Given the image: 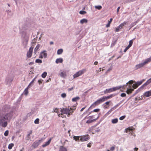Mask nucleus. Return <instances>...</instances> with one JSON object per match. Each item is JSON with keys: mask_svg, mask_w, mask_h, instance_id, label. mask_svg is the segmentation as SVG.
<instances>
[{"mask_svg": "<svg viewBox=\"0 0 151 151\" xmlns=\"http://www.w3.org/2000/svg\"><path fill=\"white\" fill-rule=\"evenodd\" d=\"M4 114L0 116V125L5 127L7 125V121H9L13 115L12 109L9 105H5L2 109Z\"/></svg>", "mask_w": 151, "mask_h": 151, "instance_id": "nucleus-1", "label": "nucleus"}, {"mask_svg": "<svg viewBox=\"0 0 151 151\" xmlns=\"http://www.w3.org/2000/svg\"><path fill=\"white\" fill-rule=\"evenodd\" d=\"M14 78V76L13 73H9L5 79V82L6 85L10 86Z\"/></svg>", "mask_w": 151, "mask_h": 151, "instance_id": "nucleus-2", "label": "nucleus"}, {"mask_svg": "<svg viewBox=\"0 0 151 151\" xmlns=\"http://www.w3.org/2000/svg\"><path fill=\"white\" fill-rule=\"evenodd\" d=\"M151 62V56L149 58H147L142 63H139L135 66V69H138L140 68L143 67L145 65Z\"/></svg>", "mask_w": 151, "mask_h": 151, "instance_id": "nucleus-3", "label": "nucleus"}, {"mask_svg": "<svg viewBox=\"0 0 151 151\" xmlns=\"http://www.w3.org/2000/svg\"><path fill=\"white\" fill-rule=\"evenodd\" d=\"M60 111L63 113L67 115L68 117H69L71 115H72L73 111H70L69 108H60Z\"/></svg>", "mask_w": 151, "mask_h": 151, "instance_id": "nucleus-4", "label": "nucleus"}, {"mask_svg": "<svg viewBox=\"0 0 151 151\" xmlns=\"http://www.w3.org/2000/svg\"><path fill=\"white\" fill-rule=\"evenodd\" d=\"M86 71V69H83L82 70H79L73 75L74 78H75L80 76Z\"/></svg>", "mask_w": 151, "mask_h": 151, "instance_id": "nucleus-5", "label": "nucleus"}, {"mask_svg": "<svg viewBox=\"0 0 151 151\" xmlns=\"http://www.w3.org/2000/svg\"><path fill=\"white\" fill-rule=\"evenodd\" d=\"M103 102L102 98H101L98 100L97 101L95 102L91 105V106L94 107L96 106L99 104L100 103Z\"/></svg>", "mask_w": 151, "mask_h": 151, "instance_id": "nucleus-6", "label": "nucleus"}, {"mask_svg": "<svg viewBox=\"0 0 151 151\" xmlns=\"http://www.w3.org/2000/svg\"><path fill=\"white\" fill-rule=\"evenodd\" d=\"M33 47H30L27 54V57L28 58H30L32 54Z\"/></svg>", "mask_w": 151, "mask_h": 151, "instance_id": "nucleus-7", "label": "nucleus"}, {"mask_svg": "<svg viewBox=\"0 0 151 151\" xmlns=\"http://www.w3.org/2000/svg\"><path fill=\"white\" fill-rule=\"evenodd\" d=\"M41 140H36L33 142L32 145V147L34 148H35L38 147L41 142Z\"/></svg>", "mask_w": 151, "mask_h": 151, "instance_id": "nucleus-8", "label": "nucleus"}, {"mask_svg": "<svg viewBox=\"0 0 151 151\" xmlns=\"http://www.w3.org/2000/svg\"><path fill=\"white\" fill-rule=\"evenodd\" d=\"M89 139L88 134L86 135H84L81 136L80 140L81 141H85L88 140Z\"/></svg>", "mask_w": 151, "mask_h": 151, "instance_id": "nucleus-9", "label": "nucleus"}, {"mask_svg": "<svg viewBox=\"0 0 151 151\" xmlns=\"http://www.w3.org/2000/svg\"><path fill=\"white\" fill-rule=\"evenodd\" d=\"M46 52L45 50H44L43 51L41 52L40 54L39 58H46L47 54V53H45Z\"/></svg>", "mask_w": 151, "mask_h": 151, "instance_id": "nucleus-10", "label": "nucleus"}, {"mask_svg": "<svg viewBox=\"0 0 151 151\" xmlns=\"http://www.w3.org/2000/svg\"><path fill=\"white\" fill-rule=\"evenodd\" d=\"M126 87V85H123V86H119L114 87L111 88L112 91V92L115 91L122 88L123 89H124Z\"/></svg>", "mask_w": 151, "mask_h": 151, "instance_id": "nucleus-11", "label": "nucleus"}, {"mask_svg": "<svg viewBox=\"0 0 151 151\" xmlns=\"http://www.w3.org/2000/svg\"><path fill=\"white\" fill-rule=\"evenodd\" d=\"M151 83V78L148 79L144 84L140 87L141 88H143L144 87L146 86L149 83Z\"/></svg>", "mask_w": 151, "mask_h": 151, "instance_id": "nucleus-12", "label": "nucleus"}, {"mask_svg": "<svg viewBox=\"0 0 151 151\" xmlns=\"http://www.w3.org/2000/svg\"><path fill=\"white\" fill-rule=\"evenodd\" d=\"M143 96L146 97H149L151 96V92H150V91H146L144 93Z\"/></svg>", "mask_w": 151, "mask_h": 151, "instance_id": "nucleus-13", "label": "nucleus"}, {"mask_svg": "<svg viewBox=\"0 0 151 151\" xmlns=\"http://www.w3.org/2000/svg\"><path fill=\"white\" fill-rule=\"evenodd\" d=\"M52 138H50L47 142H46L42 146L43 147H45L48 145L50 143Z\"/></svg>", "mask_w": 151, "mask_h": 151, "instance_id": "nucleus-14", "label": "nucleus"}, {"mask_svg": "<svg viewBox=\"0 0 151 151\" xmlns=\"http://www.w3.org/2000/svg\"><path fill=\"white\" fill-rule=\"evenodd\" d=\"M130 86H129V87L127 88V90L126 91V92L127 94H130L134 91V89L132 88L129 89V87H130Z\"/></svg>", "mask_w": 151, "mask_h": 151, "instance_id": "nucleus-15", "label": "nucleus"}, {"mask_svg": "<svg viewBox=\"0 0 151 151\" xmlns=\"http://www.w3.org/2000/svg\"><path fill=\"white\" fill-rule=\"evenodd\" d=\"M40 47V44H38L35 48L34 49V53L35 54H36V52L39 50V48Z\"/></svg>", "mask_w": 151, "mask_h": 151, "instance_id": "nucleus-16", "label": "nucleus"}, {"mask_svg": "<svg viewBox=\"0 0 151 151\" xmlns=\"http://www.w3.org/2000/svg\"><path fill=\"white\" fill-rule=\"evenodd\" d=\"M59 75L61 77L63 78H65L66 76V72H61Z\"/></svg>", "mask_w": 151, "mask_h": 151, "instance_id": "nucleus-17", "label": "nucleus"}, {"mask_svg": "<svg viewBox=\"0 0 151 151\" xmlns=\"http://www.w3.org/2000/svg\"><path fill=\"white\" fill-rule=\"evenodd\" d=\"M59 151H67V148L63 146H60V147Z\"/></svg>", "mask_w": 151, "mask_h": 151, "instance_id": "nucleus-18", "label": "nucleus"}, {"mask_svg": "<svg viewBox=\"0 0 151 151\" xmlns=\"http://www.w3.org/2000/svg\"><path fill=\"white\" fill-rule=\"evenodd\" d=\"M88 21L86 19H81L80 21V23L81 24H83L84 23H87Z\"/></svg>", "mask_w": 151, "mask_h": 151, "instance_id": "nucleus-19", "label": "nucleus"}, {"mask_svg": "<svg viewBox=\"0 0 151 151\" xmlns=\"http://www.w3.org/2000/svg\"><path fill=\"white\" fill-rule=\"evenodd\" d=\"M139 22L138 20H137L136 22H135L133 23H132L130 25V29L131 28H132L135 25Z\"/></svg>", "mask_w": 151, "mask_h": 151, "instance_id": "nucleus-20", "label": "nucleus"}, {"mask_svg": "<svg viewBox=\"0 0 151 151\" xmlns=\"http://www.w3.org/2000/svg\"><path fill=\"white\" fill-rule=\"evenodd\" d=\"M63 61V59L61 58H59L57 59L56 61L55 62L56 63H62Z\"/></svg>", "mask_w": 151, "mask_h": 151, "instance_id": "nucleus-21", "label": "nucleus"}, {"mask_svg": "<svg viewBox=\"0 0 151 151\" xmlns=\"http://www.w3.org/2000/svg\"><path fill=\"white\" fill-rule=\"evenodd\" d=\"M29 88H30V87L27 86L24 90V93L25 95H27L28 93V90Z\"/></svg>", "mask_w": 151, "mask_h": 151, "instance_id": "nucleus-22", "label": "nucleus"}, {"mask_svg": "<svg viewBox=\"0 0 151 151\" xmlns=\"http://www.w3.org/2000/svg\"><path fill=\"white\" fill-rule=\"evenodd\" d=\"M111 92H112V89L111 88H110L109 89H106L105 91H104V93H106Z\"/></svg>", "mask_w": 151, "mask_h": 151, "instance_id": "nucleus-23", "label": "nucleus"}, {"mask_svg": "<svg viewBox=\"0 0 151 151\" xmlns=\"http://www.w3.org/2000/svg\"><path fill=\"white\" fill-rule=\"evenodd\" d=\"M118 119L117 118L113 119L111 120V122L112 124H116L117 123Z\"/></svg>", "mask_w": 151, "mask_h": 151, "instance_id": "nucleus-24", "label": "nucleus"}, {"mask_svg": "<svg viewBox=\"0 0 151 151\" xmlns=\"http://www.w3.org/2000/svg\"><path fill=\"white\" fill-rule=\"evenodd\" d=\"M37 78V77H35L33 80H32L31 82L29 83V85H28V87H30L32 86V84L33 83V82H34V81H35V79Z\"/></svg>", "mask_w": 151, "mask_h": 151, "instance_id": "nucleus-25", "label": "nucleus"}, {"mask_svg": "<svg viewBox=\"0 0 151 151\" xmlns=\"http://www.w3.org/2000/svg\"><path fill=\"white\" fill-rule=\"evenodd\" d=\"M63 50L62 49H58L57 52V53L58 55H60L63 52Z\"/></svg>", "mask_w": 151, "mask_h": 151, "instance_id": "nucleus-26", "label": "nucleus"}, {"mask_svg": "<svg viewBox=\"0 0 151 151\" xmlns=\"http://www.w3.org/2000/svg\"><path fill=\"white\" fill-rule=\"evenodd\" d=\"M113 19L112 18H111L110 19V20L109 21L108 23L106 25V27H110V24L111 22H112V21Z\"/></svg>", "mask_w": 151, "mask_h": 151, "instance_id": "nucleus-27", "label": "nucleus"}, {"mask_svg": "<svg viewBox=\"0 0 151 151\" xmlns=\"http://www.w3.org/2000/svg\"><path fill=\"white\" fill-rule=\"evenodd\" d=\"M80 99L79 97L77 96L76 97L72 99V101H73L75 102L77 100H79Z\"/></svg>", "mask_w": 151, "mask_h": 151, "instance_id": "nucleus-28", "label": "nucleus"}, {"mask_svg": "<svg viewBox=\"0 0 151 151\" xmlns=\"http://www.w3.org/2000/svg\"><path fill=\"white\" fill-rule=\"evenodd\" d=\"M127 24V22H124L123 23H121L119 26L121 27V28H122V27L124 26L125 25H126Z\"/></svg>", "mask_w": 151, "mask_h": 151, "instance_id": "nucleus-29", "label": "nucleus"}, {"mask_svg": "<svg viewBox=\"0 0 151 151\" xmlns=\"http://www.w3.org/2000/svg\"><path fill=\"white\" fill-rule=\"evenodd\" d=\"M47 75V73L46 72H44L42 75V77L43 78H45L46 76Z\"/></svg>", "mask_w": 151, "mask_h": 151, "instance_id": "nucleus-30", "label": "nucleus"}, {"mask_svg": "<svg viewBox=\"0 0 151 151\" xmlns=\"http://www.w3.org/2000/svg\"><path fill=\"white\" fill-rule=\"evenodd\" d=\"M121 29V27H120L119 26L115 28V32H118L119 31V29Z\"/></svg>", "mask_w": 151, "mask_h": 151, "instance_id": "nucleus-31", "label": "nucleus"}, {"mask_svg": "<svg viewBox=\"0 0 151 151\" xmlns=\"http://www.w3.org/2000/svg\"><path fill=\"white\" fill-rule=\"evenodd\" d=\"M35 62L36 63H42V61L41 60L37 59L36 60Z\"/></svg>", "mask_w": 151, "mask_h": 151, "instance_id": "nucleus-32", "label": "nucleus"}, {"mask_svg": "<svg viewBox=\"0 0 151 151\" xmlns=\"http://www.w3.org/2000/svg\"><path fill=\"white\" fill-rule=\"evenodd\" d=\"M14 145L13 143H11L9 144L8 146V148L9 149H11L12 147L14 146Z\"/></svg>", "mask_w": 151, "mask_h": 151, "instance_id": "nucleus-33", "label": "nucleus"}, {"mask_svg": "<svg viewBox=\"0 0 151 151\" xmlns=\"http://www.w3.org/2000/svg\"><path fill=\"white\" fill-rule=\"evenodd\" d=\"M95 8L96 9L100 10L102 8V6L100 5L95 6Z\"/></svg>", "mask_w": 151, "mask_h": 151, "instance_id": "nucleus-34", "label": "nucleus"}, {"mask_svg": "<svg viewBox=\"0 0 151 151\" xmlns=\"http://www.w3.org/2000/svg\"><path fill=\"white\" fill-rule=\"evenodd\" d=\"M96 120V119H93L92 120H88L86 121V123H88V124L90 123H91L93 122V121H95Z\"/></svg>", "mask_w": 151, "mask_h": 151, "instance_id": "nucleus-35", "label": "nucleus"}, {"mask_svg": "<svg viewBox=\"0 0 151 151\" xmlns=\"http://www.w3.org/2000/svg\"><path fill=\"white\" fill-rule=\"evenodd\" d=\"M73 138L76 141H78L79 140V136H74L73 137Z\"/></svg>", "mask_w": 151, "mask_h": 151, "instance_id": "nucleus-36", "label": "nucleus"}, {"mask_svg": "<svg viewBox=\"0 0 151 151\" xmlns=\"http://www.w3.org/2000/svg\"><path fill=\"white\" fill-rule=\"evenodd\" d=\"M6 12H7V14H8L10 15H12V14L11 12V10L9 9L8 10H7Z\"/></svg>", "mask_w": 151, "mask_h": 151, "instance_id": "nucleus-37", "label": "nucleus"}, {"mask_svg": "<svg viewBox=\"0 0 151 151\" xmlns=\"http://www.w3.org/2000/svg\"><path fill=\"white\" fill-rule=\"evenodd\" d=\"M100 109H94L93 111H91V112H98L100 111Z\"/></svg>", "mask_w": 151, "mask_h": 151, "instance_id": "nucleus-38", "label": "nucleus"}, {"mask_svg": "<svg viewBox=\"0 0 151 151\" xmlns=\"http://www.w3.org/2000/svg\"><path fill=\"white\" fill-rule=\"evenodd\" d=\"M86 13V12L84 11H80L79 13L81 14H85Z\"/></svg>", "mask_w": 151, "mask_h": 151, "instance_id": "nucleus-39", "label": "nucleus"}, {"mask_svg": "<svg viewBox=\"0 0 151 151\" xmlns=\"http://www.w3.org/2000/svg\"><path fill=\"white\" fill-rule=\"evenodd\" d=\"M39 120L38 118H37L35 120L34 122L35 124H38L39 123Z\"/></svg>", "mask_w": 151, "mask_h": 151, "instance_id": "nucleus-40", "label": "nucleus"}, {"mask_svg": "<svg viewBox=\"0 0 151 151\" xmlns=\"http://www.w3.org/2000/svg\"><path fill=\"white\" fill-rule=\"evenodd\" d=\"M138 86L137 85V83H134V84H133V85H132L133 88H134V89H135V88H137L138 87Z\"/></svg>", "mask_w": 151, "mask_h": 151, "instance_id": "nucleus-41", "label": "nucleus"}, {"mask_svg": "<svg viewBox=\"0 0 151 151\" xmlns=\"http://www.w3.org/2000/svg\"><path fill=\"white\" fill-rule=\"evenodd\" d=\"M132 43H133V41L132 40H130L129 41V45H128V46L130 47L132 45Z\"/></svg>", "mask_w": 151, "mask_h": 151, "instance_id": "nucleus-42", "label": "nucleus"}, {"mask_svg": "<svg viewBox=\"0 0 151 151\" xmlns=\"http://www.w3.org/2000/svg\"><path fill=\"white\" fill-rule=\"evenodd\" d=\"M134 82L132 80H130L128 82H127L126 83V84L125 85H126V86H127V85H128V83H129L131 85L132 83H133Z\"/></svg>", "mask_w": 151, "mask_h": 151, "instance_id": "nucleus-43", "label": "nucleus"}, {"mask_svg": "<svg viewBox=\"0 0 151 151\" xmlns=\"http://www.w3.org/2000/svg\"><path fill=\"white\" fill-rule=\"evenodd\" d=\"M101 98L103 100V102L104 101L107 100L108 99V98H107V97L106 96H104Z\"/></svg>", "mask_w": 151, "mask_h": 151, "instance_id": "nucleus-44", "label": "nucleus"}, {"mask_svg": "<svg viewBox=\"0 0 151 151\" xmlns=\"http://www.w3.org/2000/svg\"><path fill=\"white\" fill-rule=\"evenodd\" d=\"M9 131L8 130H6L4 133V135L5 136H7L9 134Z\"/></svg>", "mask_w": 151, "mask_h": 151, "instance_id": "nucleus-45", "label": "nucleus"}, {"mask_svg": "<svg viewBox=\"0 0 151 151\" xmlns=\"http://www.w3.org/2000/svg\"><path fill=\"white\" fill-rule=\"evenodd\" d=\"M115 145L113 146L112 147H111L110 148V151H113V150H115Z\"/></svg>", "mask_w": 151, "mask_h": 151, "instance_id": "nucleus-46", "label": "nucleus"}, {"mask_svg": "<svg viewBox=\"0 0 151 151\" xmlns=\"http://www.w3.org/2000/svg\"><path fill=\"white\" fill-rule=\"evenodd\" d=\"M28 42V39L27 38H26L25 39L24 41V43L26 45H27V44Z\"/></svg>", "mask_w": 151, "mask_h": 151, "instance_id": "nucleus-47", "label": "nucleus"}, {"mask_svg": "<svg viewBox=\"0 0 151 151\" xmlns=\"http://www.w3.org/2000/svg\"><path fill=\"white\" fill-rule=\"evenodd\" d=\"M125 117H126L125 116V115L122 116L119 118V119L120 120H123L125 118Z\"/></svg>", "mask_w": 151, "mask_h": 151, "instance_id": "nucleus-48", "label": "nucleus"}, {"mask_svg": "<svg viewBox=\"0 0 151 151\" xmlns=\"http://www.w3.org/2000/svg\"><path fill=\"white\" fill-rule=\"evenodd\" d=\"M58 109H59L57 108H54L53 110L52 111V112H57L58 111Z\"/></svg>", "mask_w": 151, "mask_h": 151, "instance_id": "nucleus-49", "label": "nucleus"}, {"mask_svg": "<svg viewBox=\"0 0 151 151\" xmlns=\"http://www.w3.org/2000/svg\"><path fill=\"white\" fill-rule=\"evenodd\" d=\"M66 94L65 93H63L61 95V97L63 98H65L66 96Z\"/></svg>", "mask_w": 151, "mask_h": 151, "instance_id": "nucleus-50", "label": "nucleus"}, {"mask_svg": "<svg viewBox=\"0 0 151 151\" xmlns=\"http://www.w3.org/2000/svg\"><path fill=\"white\" fill-rule=\"evenodd\" d=\"M142 83V81H138L137 83L138 85V86L141 85Z\"/></svg>", "mask_w": 151, "mask_h": 151, "instance_id": "nucleus-51", "label": "nucleus"}, {"mask_svg": "<svg viewBox=\"0 0 151 151\" xmlns=\"http://www.w3.org/2000/svg\"><path fill=\"white\" fill-rule=\"evenodd\" d=\"M92 144V142H89V143L87 145V146L88 147H90L91 146V145Z\"/></svg>", "mask_w": 151, "mask_h": 151, "instance_id": "nucleus-52", "label": "nucleus"}, {"mask_svg": "<svg viewBox=\"0 0 151 151\" xmlns=\"http://www.w3.org/2000/svg\"><path fill=\"white\" fill-rule=\"evenodd\" d=\"M126 94L124 93H122L121 94V96L122 97H125L126 96Z\"/></svg>", "mask_w": 151, "mask_h": 151, "instance_id": "nucleus-53", "label": "nucleus"}, {"mask_svg": "<svg viewBox=\"0 0 151 151\" xmlns=\"http://www.w3.org/2000/svg\"><path fill=\"white\" fill-rule=\"evenodd\" d=\"M130 47H129L128 46H127L124 49V52H126V51H127V50L129 49V48Z\"/></svg>", "mask_w": 151, "mask_h": 151, "instance_id": "nucleus-54", "label": "nucleus"}, {"mask_svg": "<svg viewBox=\"0 0 151 151\" xmlns=\"http://www.w3.org/2000/svg\"><path fill=\"white\" fill-rule=\"evenodd\" d=\"M141 99V98L139 97H137L135 98V101H136V100H139Z\"/></svg>", "mask_w": 151, "mask_h": 151, "instance_id": "nucleus-55", "label": "nucleus"}, {"mask_svg": "<svg viewBox=\"0 0 151 151\" xmlns=\"http://www.w3.org/2000/svg\"><path fill=\"white\" fill-rule=\"evenodd\" d=\"M76 109V107L75 106H74L73 107H70V110H75Z\"/></svg>", "mask_w": 151, "mask_h": 151, "instance_id": "nucleus-56", "label": "nucleus"}, {"mask_svg": "<svg viewBox=\"0 0 151 151\" xmlns=\"http://www.w3.org/2000/svg\"><path fill=\"white\" fill-rule=\"evenodd\" d=\"M116 109V107L114 106L110 109V111H112Z\"/></svg>", "mask_w": 151, "mask_h": 151, "instance_id": "nucleus-57", "label": "nucleus"}, {"mask_svg": "<svg viewBox=\"0 0 151 151\" xmlns=\"http://www.w3.org/2000/svg\"><path fill=\"white\" fill-rule=\"evenodd\" d=\"M100 131V129L99 128H97L95 130V132H99Z\"/></svg>", "mask_w": 151, "mask_h": 151, "instance_id": "nucleus-58", "label": "nucleus"}, {"mask_svg": "<svg viewBox=\"0 0 151 151\" xmlns=\"http://www.w3.org/2000/svg\"><path fill=\"white\" fill-rule=\"evenodd\" d=\"M116 42V41L113 42H112V43L111 45V46H114L115 45Z\"/></svg>", "mask_w": 151, "mask_h": 151, "instance_id": "nucleus-59", "label": "nucleus"}, {"mask_svg": "<svg viewBox=\"0 0 151 151\" xmlns=\"http://www.w3.org/2000/svg\"><path fill=\"white\" fill-rule=\"evenodd\" d=\"M32 130H31L30 131V132L29 133L27 134V137H28L29 136H30V135L32 134Z\"/></svg>", "mask_w": 151, "mask_h": 151, "instance_id": "nucleus-60", "label": "nucleus"}, {"mask_svg": "<svg viewBox=\"0 0 151 151\" xmlns=\"http://www.w3.org/2000/svg\"><path fill=\"white\" fill-rule=\"evenodd\" d=\"M34 64V63L33 62H31L29 63V65H32Z\"/></svg>", "mask_w": 151, "mask_h": 151, "instance_id": "nucleus-61", "label": "nucleus"}, {"mask_svg": "<svg viewBox=\"0 0 151 151\" xmlns=\"http://www.w3.org/2000/svg\"><path fill=\"white\" fill-rule=\"evenodd\" d=\"M38 82L39 83V84H40L42 83V80H41V79L39 80L38 81Z\"/></svg>", "mask_w": 151, "mask_h": 151, "instance_id": "nucleus-62", "label": "nucleus"}, {"mask_svg": "<svg viewBox=\"0 0 151 151\" xmlns=\"http://www.w3.org/2000/svg\"><path fill=\"white\" fill-rule=\"evenodd\" d=\"M109 96H110V98H111L113 97L114 96H115V95L112 94L110 95Z\"/></svg>", "mask_w": 151, "mask_h": 151, "instance_id": "nucleus-63", "label": "nucleus"}, {"mask_svg": "<svg viewBox=\"0 0 151 151\" xmlns=\"http://www.w3.org/2000/svg\"><path fill=\"white\" fill-rule=\"evenodd\" d=\"M130 130L129 129L127 128V129H125V131L127 133H128L129 131Z\"/></svg>", "mask_w": 151, "mask_h": 151, "instance_id": "nucleus-64", "label": "nucleus"}]
</instances>
